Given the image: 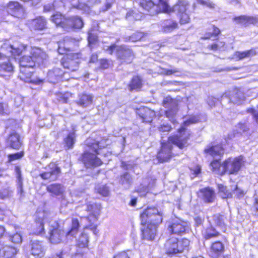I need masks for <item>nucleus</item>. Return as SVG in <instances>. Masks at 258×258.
I'll use <instances>...</instances> for the list:
<instances>
[{
    "label": "nucleus",
    "instance_id": "nucleus-34",
    "mask_svg": "<svg viewBox=\"0 0 258 258\" xmlns=\"http://www.w3.org/2000/svg\"><path fill=\"white\" fill-rule=\"evenodd\" d=\"M135 3L143 10L149 12L155 7V4L152 0H136Z\"/></svg>",
    "mask_w": 258,
    "mask_h": 258
},
{
    "label": "nucleus",
    "instance_id": "nucleus-5",
    "mask_svg": "<svg viewBox=\"0 0 258 258\" xmlns=\"http://www.w3.org/2000/svg\"><path fill=\"white\" fill-rule=\"evenodd\" d=\"M159 7L166 13L175 12L180 18L181 24L189 22V15L187 12L188 3L185 1H179L173 7H170L167 3V0H158Z\"/></svg>",
    "mask_w": 258,
    "mask_h": 258
},
{
    "label": "nucleus",
    "instance_id": "nucleus-6",
    "mask_svg": "<svg viewBox=\"0 0 258 258\" xmlns=\"http://www.w3.org/2000/svg\"><path fill=\"white\" fill-rule=\"evenodd\" d=\"M32 56L25 55L20 59V67H26L33 69L35 63H43L48 58L47 54L42 49L37 47L32 48L30 51Z\"/></svg>",
    "mask_w": 258,
    "mask_h": 258
},
{
    "label": "nucleus",
    "instance_id": "nucleus-26",
    "mask_svg": "<svg viewBox=\"0 0 258 258\" xmlns=\"http://www.w3.org/2000/svg\"><path fill=\"white\" fill-rule=\"evenodd\" d=\"M1 48L2 50L6 52L5 56L6 55H11L16 56V55H20L22 52L21 49L15 47L14 45H11L8 42L4 43Z\"/></svg>",
    "mask_w": 258,
    "mask_h": 258
},
{
    "label": "nucleus",
    "instance_id": "nucleus-23",
    "mask_svg": "<svg viewBox=\"0 0 258 258\" xmlns=\"http://www.w3.org/2000/svg\"><path fill=\"white\" fill-rule=\"evenodd\" d=\"M138 113L143 121L145 122H151L155 116V112L148 107L139 109Z\"/></svg>",
    "mask_w": 258,
    "mask_h": 258
},
{
    "label": "nucleus",
    "instance_id": "nucleus-22",
    "mask_svg": "<svg viewBox=\"0 0 258 258\" xmlns=\"http://www.w3.org/2000/svg\"><path fill=\"white\" fill-rule=\"evenodd\" d=\"M14 67L10 59L8 62L0 63V76L7 78L12 75L14 72Z\"/></svg>",
    "mask_w": 258,
    "mask_h": 258
},
{
    "label": "nucleus",
    "instance_id": "nucleus-24",
    "mask_svg": "<svg viewBox=\"0 0 258 258\" xmlns=\"http://www.w3.org/2000/svg\"><path fill=\"white\" fill-rule=\"evenodd\" d=\"M75 40L70 38H66L65 39L58 42V52L60 54H64L69 51L71 47L74 45Z\"/></svg>",
    "mask_w": 258,
    "mask_h": 258
},
{
    "label": "nucleus",
    "instance_id": "nucleus-15",
    "mask_svg": "<svg viewBox=\"0 0 258 258\" xmlns=\"http://www.w3.org/2000/svg\"><path fill=\"white\" fill-rule=\"evenodd\" d=\"M243 158L241 156L235 158L231 160V158L227 160V170L229 174H235L240 170L243 164Z\"/></svg>",
    "mask_w": 258,
    "mask_h": 258
},
{
    "label": "nucleus",
    "instance_id": "nucleus-19",
    "mask_svg": "<svg viewBox=\"0 0 258 258\" xmlns=\"http://www.w3.org/2000/svg\"><path fill=\"white\" fill-rule=\"evenodd\" d=\"M93 99L94 96L92 94L81 93L78 95V99L75 102L78 105L85 108L92 104Z\"/></svg>",
    "mask_w": 258,
    "mask_h": 258
},
{
    "label": "nucleus",
    "instance_id": "nucleus-32",
    "mask_svg": "<svg viewBox=\"0 0 258 258\" xmlns=\"http://www.w3.org/2000/svg\"><path fill=\"white\" fill-rule=\"evenodd\" d=\"M46 189L47 191L55 196L61 195L64 191L63 186L58 183L50 184L47 186Z\"/></svg>",
    "mask_w": 258,
    "mask_h": 258
},
{
    "label": "nucleus",
    "instance_id": "nucleus-58",
    "mask_svg": "<svg viewBox=\"0 0 258 258\" xmlns=\"http://www.w3.org/2000/svg\"><path fill=\"white\" fill-rule=\"evenodd\" d=\"M16 170L17 171V173L18 174V178L19 181V191L21 194H22L23 192V188H22V183L21 182V174H20V170L18 167H17L16 168Z\"/></svg>",
    "mask_w": 258,
    "mask_h": 258
},
{
    "label": "nucleus",
    "instance_id": "nucleus-51",
    "mask_svg": "<svg viewBox=\"0 0 258 258\" xmlns=\"http://www.w3.org/2000/svg\"><path fill=\"white\" fill-rule=\"evenodd\" d=\"M198 3L205 6L210 9L214 8V4L212 3L210 0H197Z\"/></svg>",
    "mask_w": 258,
    "mask_h": 258
},
{
    "label": "nucleus",
    "instance_id": "nucleus-60",
    "mask_svg": "<svg viewBox=\"0 0 258 258\" xmlns=\"http://www.w3.org/2000/svg\"><path fill=\"white\" fill-rule=\"evenodd\" d=\"M220 33V30L218 28L215 27L214 26H213V32L211 36H206L205 37V39H209L212 37L213 36L214 37L217 36Z\"/></svg>",
    "mask_w": 258,
    "mask_h": 258
},
{
    "label": "nucleus",
    "instance_id": "nucleus-46",
    "mask_svg": "<svg viewBox=\"0 0 258 258\" xmlns=\"http://www.w3.org/2000/svg\"><path fill=\"white\" fill-rule=\"evenodd\" d=\"M144 37L143 33L140 32H137L130 36L128 41L132 42H136L140 40Z\"/></svg>",
    "mask_w": 258,
    "mask_h": 258
},
{
    "label": "nucleus",
    "instance_id": "nucleus-29",
    "mask_svg": "<svg viewBox=\"0 0 258 258\" xmlns=\"http://www.w3.org/2000/svg\"><path fill=\"white\" fill-rule=\"evenodd\" d=\"M51 20L57 26L62 27L64 30L68 31V19L64 18L60 14H56L52 16Z\"/></svg>",
    "mask_w": 258,
    "mask_h": 258
},
{
    "label": "nucleus",
    "instance_id": "nucleus-13",
    "mask_svg": "<svg viewBox=\"0 0 258 258\" xmlns=\"http://www.w3.org/2000/svg\"><path fill=\"white\" fill-rule=\"evenodd\" d=\"M81 56L82 54L79 53L67 54L61 62L62 65L64 68L75 71L78 69L79 58Z\"/></svg>",
    "mask_w": 258,
    "mask_h": 258
},
{
    "label": "nucleus",
    "instance_id": "nucleus-1",
    "mask_svg": "<svg viewBox=\"0 0 258 258\" xmlns=\"http://www.w3.org/2000/svg\"><path fill=\"white\" fill-rule=\"evenodd\" d=\"M189 133L187 132L183 127L179 129V135L170 137L169 142L167 143H161V149L159 152L157 158L160 162L168 161L171 157V150L173 144L179 148L182 149L187 147L188 144L187 141L189 138Z\"/></svg>",
    "mask_w": 258,
    "mask_h": 258
},
{
    "label": "nucleus",
    "instance_id": "nucleus-55",
    "mask_svg": "<svg viewBox=\"0 0 258 258\" xmlns=\"http://www.w3.org/2000/svg\"><path fill=\"white\" fill-rule=\"evenodd\" d=\"M218 187L219 189L218 193L220 196H221L223 199L226 198V194L225 192L226 190L225 187L222 184H218Z\"/></svg>",
    "mask_w": 258,
    "mask_h": 258
},
{
    "label": "nucleus",
    "instance_id": "nucleus-63",
    "mask_svg": "<svg viewBox=\"0 0 258 258\" xmlns=\"http://www.w3.org/2000/svg\"><path fill=\"white\" fill-rule=\"evenodd\" d=\"M248 111L251 112L253 114V117L255 119V121L258 123V112L256 113L254 109L252 108L248 110Z\"/></svg>",
    "mask_w": 258,
    "mask_h": 258
},
{
    "label": "nucleus",
    "instance_id": "nucleus-38",
    "mask_svg": "<svg viewBox=\"0 0 258 258\" xmlns=\"http://www.w3.org/2000/svg\"><path fill=\"white\" fill-rule=\"evenodd\" d=\"M119 182L124 188H129L132 183V178L131 175L127 172L123 174L120 176Z\"/></svg>",
    "mask_w": 258,
    "mask_h": 258
},
{
    "label": "nucleus",
    "instance_id": "nucleus-57",
    "mask_svg": "<svg viewBox=\"0 0 258 258\" xmlns=\"http://www.w3.org/2000/svg\"><path fill=\"white\" fill-rule=\"evenodd\" d=\"M159 131L160 132H168L171 129V127L168 124H161L158 127Z\"/></svg>",
    "mask_w": 258,
    "mask_h": 258
},
{
    "label": "nucleus",
    "instance_id": "nucleus-33",
    "mask_svg": "<svg viewBox=\"0 0 258 258\" xmlns=\"http://www.w3.org/2000/svg\"><path fill=\"white\" fill-rule=\"evenodd\" d=\"M101 3V0H88V4L80 3L78 6V9L82 10L86 12H89L90 7H94L99 6Z\"/></svg>",
    "mask_w": 258,
    "mask_h": 258
},
{
    "label": "nucleus",
    "instance_id": "nucleus-30",
    "mask_svg": "<svg viewBox=\"0 0 258 258\" xmlns=\"http://www.w3.org/2000/svg\"><path fill=\"white\" fill-rule=\"evenodd\" d=\"M7 144L13 149H19L21 145L19 135L16 133L10 134L7 140Z\"/></svg>",
    "mask_w": 258,
    "mask_h": 258
},
{
    "label": "nucleus",
    "instance_id": "nucleus-28",
    "mask_svg": "<svg viewBox=\"0 0 258 258\" xmlns=\"http://www.w3.org/2000/svg\"><path fill=\"white\" fill-rule=\"evenodd\" d=\"M84 25L82 19L78 16H73L68 19V31L74 29H81Z\"/></svg>",
    "mask_w": 258,
    "mask_h": 258
},
{
    "label": "nucleus",
    "instance_id": "nucleus-9",
    "mask_svg": "<svg viewBox=\"0 0 258 258\" xmlns=\"http://www.w3.org/2000/svg\"><path fill=\"white\" fill-rule=\"evenodd\" d=\"M178 99H173L169 96L164 97L162 101L163 106L167 108L165 114L173 123L176 122L175 117L178 110Z\"/></svg>",
    "mask_w": 258,
    "mask_h": 258
},
{
    "label": "nucleus",
    "instance_id": "nucleus-4",
    "mask_svg": "<svg viewBox=\"0 0 258 258\" xmlns=\"http://www.w3.org/2000/svg\"><path fill=\"white\" fill-rule=\"evenodd\" d=\"M204 153L211 156L214 159L211 163L213 171L217 174L221 175L224 174L226 172V161H224L222 164L219 161L224 153V150L221 146L211 144L206 147Z\"/></svg>",
    "mask_w": 258,
    "mask_h": 258
},
{
    "label": "nucleus",
    "instance_id": "nucleus-8",
    "mask_svg": "<svg viewBox=\"0 0 258 258\" xmlns=\"http://www.w3.org/2000/svg\"><path fill=\"white\" fill-rule=\"evenodd\" d=\"M140 217L143 225L149 224L157 227L162 223L163 219L162 212L156 208H148L141 214Z\"/></svg>",
    "mask_w": 258,
    "mask_h": 258
},
{
    "label": "nucleus",
    "instance_id": "nucleus-43",
    "mask_svg": "<svg viewBox=\"0 0 258 258\" xmlns=\"http://www.w3.org/2000/svg\"><path fill=\"white\" fill-rule=\"evenodd\" d=\"M142 83L141 78L138 76H135L132 79V82L129 86L131 90L141 88Z\"/></svg>",
    "mask_w": 258,
    "mask_h": 258
},
{
    "label": "nucleus",
    "instance_id": "nucleus-42",
    "mask_svg": "<svg viewBox=\"0 0 258 258\" xmlns=\"http://www.w3.org/2000/svg\"><path fill=\"white\" fill-rule=\"evenodd\" d=\"M79 227L80 224L78 220L75 218L72 219L71 229L67 233L68 236H74L78 233Z\"/></svg>",
    "mask_w": 258,
    "mask_h": 258
},
{
    "label": "nucleus",
    "instance_id": "nucleus-12",
    "mask_svg": "<svg viewBox=\"0 0 258 258\" xmlns=\"http://www.w3.org/2000/svg\"><path fill=\"white\" fill-rule=\"evenodd\" d=\"M49 241L52 244H58L63 242L66 236H68L67 233L60 229L56 224L55 226H51L49 229Z\"/></svg>",
    "mask_w": 258,
    "mask_h": 258
},
{
    "label": "nucleus",
    "instance_id": "nucleus-14",
    "mask_svg": "<svg viewBox=\"0 0 258 258\" xmlns=\"http://www.w3.org/2000/svg\"><path fill=\"white\" fill-rule=\"evenodd\" d=\"M46 171L40 174V176L43 179L54 181L57 178L60 172V168L54 163H50L45 168Z\"/></svg>",
    "mask_w": 258,
    "mask_h": 258
},
{
    "label": "nucleus",
    "instance_id": "nucleus-20",
    "mask_svg": "<svg viewBox=\"0 0 258 258\" xmlns=\"http://www.w3.org/2000/svg\"><path fill=\"white\" fill-rule=\"evenodd\" d=\"M64 72L59 68H54L47 73L48 81L51 83H56L62 79Z\"/></svg>",
    "mask_w": 258,
    "mask_h": 258
},
{
    "label": "nucleus",
    "instance_id": "nucleus-61",
    "mask_svg": "<svg viewBox=\"0 0 258 258\" xmlns=\"http://www.w3.org/2000/svg\"><path fill=\"white\" fill-rule=\"evenodd\" d=\"M111 6H112V3L111 2H107L105 4L104 6L100 7L99 8V9L100 10V11L104 12V11H106L108 10V9H109L111 8Z\"/></svg>",
    "mask_w": 258,
    "mask_h": 258
},
{
    "label": "nucleus",
    "instance_id": "nucleus-45",
    "mask_svg": "<svg viewBox=\"0 0 258 258\" xmlns=\"http://www.w3.org/2000/svg\"><path fill=\"white\" fill-rule=\"evenodd\" d=\"M118 46H119L116 45L115 44H112L109 46L104 45L103 49L109 54H112L114 51H115V52L116 51V49Z\"/></svg>",
    "mask_w": 258,
    "mask_h": 258
},
{
    "label": "nucleus",
    "instance_id": "nucleus-64",
    "mask_svg": "<svg viewBox=\"0 0 258 258\" xmlns=\"http://www.w3.org/2000/svg\"><path fill=\"white\" fill-rule=\"evenodd\" d=\"M248 111L251 112L253 114V117L255 119V121L258 123V112L256 113L254 109L252 108L248 110Z\"/></svg>",
    "mask_w": 258,
    "mask_h": 258
},
{
    "label": "nucleus",
    "instance_id": "nucleus-56",
    "mask_svg": "<svg viewBox=\"0 0 258 258\" xmlns=\"http://www.w3.org/2000/svg\"><path fill=\"white\" fill-rule=\"evenodd\" d=\"M23 156V153H17L13 154H10L9 155V159L10 161H13L15 160L19 159Z\"/></svg>",
    "mask_w": 258,
    "mask_h": 258
},
{
    "label": "nucleus",
    "instance_id": "nucleus-52",
    "mask_svg": "<svg viewBox=\"0 0 258 258\" xmlns=\"http://www.w3.org/2000/svg\"><path fill=\"white\" fill-rule=\"evenodd\" d=\"M88 41L89 44H93L96 41L97 36L95 34H93L91 31H88Z\"/></svg>",
    "mask_w": 258,
    "mask_h": 258
},
{
    "label": "nucleus",
    "instance_id": "nucleus-49",
    "mask_svg": "<svg viewBox=\"0 0 258 258\" xmlns=\"http://www.w3.org/2000/svg\"><path fill=\"white\" fill-rule=\"evenodd\" d=\"M205 238L206 239H210L216 236V232L212 229H207L204 233Z\"/></svg>",
    "mask_w": 258,
    "mask_h": 258
},
{
    "label": "nucleus",
    "instance_id": "nucleus-39",
    "mask_svg": "<svg viewBox=\"0 0 258 258\" xmlns=\"http://www.w3.org/2000/svg\"><path fill=\"white\" fill-rule=\"evenodd\" d=\"M177 23L171 20H166L163 22V29L165 32H170L177 27Z\"/></svg>",
    "mask_w": 258,
    "mask_h": 258
},
{
    "label": "nucleus",
    "instance_id": "nucleus-37",
    "mask_svg": "<svg viewBox=\"0 0 258 258\" xmlns=\"http://www.w3.org/2000/svg\"><path fill=\"white\" fill-rule=\"evenodd\" d=\"M1 250L3 251L4 256L6 258H15L17 252L15 247L7 245L1 248Z\"/></svg>",
    "mask_w": 258,
    "mask_h": 258
},
{
    "label": "nucleus",
    "instance_id": "nucleus-27",
    "mask_svg": "<svg viewBox=\"0 0 258 258\" xmlns=\"http://www.w3.org/2000/svg\"><path fill=\"white\" fill-rule=\"evenodd\" d=\"M234 20L237 23L243 26H247L250 24H255L258 22V18L246 16H241L234 18Z\"/></svg>",
    "mask_w": 258,
    "mask_h": 258
},
{
    "label": "nucleus",
    "instance_id": "nucleus-3",
    "mask_svg": "<svg viewBox=\"0 0 258 258\" xmlns=\"http://www.w3.org/2000/svg\"><path fill=\"white\" fill-rule=\"evenodd\" d=\"M84 153L82 155V161L87 168L96 167L102 164L101 160L96 157V154H99V144L96 142H92V139L86 141V147Z\"/></svg>",
    "mask_w": 258,
    "mask_h": 258
},
{
    "label": "nucleus",
    "instance_id": "nucleus-36",
    "mask_svg": "<svg viewBox=\"0 0 258 258\" xmlns=\"http://www.w3.org/2000/svg\"><path fill=\"white\" fill-rule=\"evenodd\" d=\"M46 21L42 17H40L32 21L31 25L32 27L37 30H42L45 28L46 26Z\"/></svg>",
    "mask_w": 258,
    "mask_h": 258
},
{
    "label": "nucleus",
    "instance_id": "nucleus-59",
    "mask_svg": "<svg viewBox=\"0 0 258 258\" xmlns=\"http://www.w3.org/2000/svg\"><path fill=\"white\" fill-rule=\"evenodd\" d=\"M100 67L102 69H107L110 66V63L108 60L106 59H102L100 60Z\"/></svg>",
    "mask_w": 258,
    "mask_h": 258
},
{
    "label": "nucleus",
    "instance_id": "nucleus-40",
    "mask_svg": "<svg viewBox=\"0 0 258 258\" xmlns=\"http://www.w3.org/2000/svg\"><path fill=\"white\" fill-rule=\"evenodd\" d=\"M256 51L254 49H251L249 50L243 52H237L235 56L238 59H242L245 58H250L256 54Z\"/></svg>",
    "mask_w": 258,
    "mask_h": 258
},
{
    "label": "nucleus",
    "instance_id": "nucleus-16",
    "mask_svg": "<svg viewBox=\"0 0 258 258\" xmlns=\"http://www.w3.org/2000/svg\"><path fill=\"white\" fill-rule=\"evenodd\" d=\"M48 213L45 211L38 212L36 219V229L34 231L35 234H40L44 231V223L47 220Z\"/></svg>",
    "mask_w": 258,
    "mask_h": 258
},
{
    "label": "nucleus",
    "instance_id": "nucleus-44",
    "mask_svg": "<svg viewBox=\"0 0 258 258\" xmlns=\"http://www.w3.org/2000/svg\"><path fill=\"white\" fill-rule=\"evenodd\" d=\"M180 73L179 69L177 68H173L172 69H167L161 68L159 70V73L162 75L170 76L175 75L177 73Z\"/></svg>",
    "mask_w": 258,
    "mask_h": 258
},
{
    "label": "nucleus",
    "instance_id": "nucleus-35",
    "mask_svg": "<svg viewBox=\"0 0 258 258\" xmlns=\"http://www.w3.org/2000/svg\"><path fill=\"white\" fill-rule=\"evenodd\" d=\"M245 97L243 93L240 91L236 89L233 94L230 95L229 100L234 104H240L241 101L244 100Z\"/></svg>",
    "mask_w": 258,
    "mask_h": 258
},
{
    "label": "nucleus",
    "instance_id": "nucleus-41",
    "mask_svg": "<svg viewBox=\"0 0 258 258\" xmlns=\"http://www.w3.org/2000/svg\"><path fill=\"white\" fill-rule=\"evenodd\" d=\"M211 249L212 256L217 257L223 251L224 246L221 242H216L212 244Z\"/></svg>",
    "mask_w": 258,
    "mask_h": 258
},
{
    "label": "nucleus",
    "instance_id": "nucleus-2",
    "mask_svg": "<svg viewBox=\"0 0 258 258\" xmlns=\"http://www.w3.org/2000/svg\"><path fill=\"white\" fill-rule=\"evenodd\" d=\"M87 211L89 213V215L84 218L87 220L91 224L86 226L81 233L77 241V244L80 247H85L88 245L89 241L88 231L92 230L94 234L96 229L95 225L97 222L99 215V208L96 204H87Z\"/></svg>",
    "mask_w": 258,
    "mask_h": 258
},
{
    "label": "nucleus",
    "instance_id": "nucleus-25",
    "mask_svg": "<svg viewBox=\"0 0 258 258\" xmlns=\"http://www.w3.org/2000/svg\"><path fill=\"white\" fill-rule=\"evenodd\" d=\"M76 126H72V129L69 132L63 141L66 144L65 147L68 149H72L76 142Z\"/></svg>",
    "mask_w": 258,
    "mask_h": 258
},
{
    "label": "nucleus",
    "instance_id": "nucleus-11",
    "mask_svg": "<svg viewBox=\"0 0 258 258\" xmlns=\"http://www.w3.org/2000/svg\"><path fill=\"white\" fill-rule=\"evenodd\" d=\"M189 230L187 223L180 219L173 220L169 223L167 226V231L169 233L182 235Z\"/></svg>",
    "mask_w": 258,
    "mask_h": 258
},
{
    "label": "nucleus",
    "instance_id": "nucleus-7",
    "mask_svg": "<svg viewBox=\"0 0 258 258\" xmlns=\"http://www.w3.org/2000/svg\"><path fill=\"white\" fill-rule=\"evenodd\" d=\"M190 241L186 238L179 240L177 238L171 237L165 243L166 252L168 254L181 253L187 249Z\"/></svg>",
    "mask_w": 258,
    "mask_h": 258
},
{
    "label": "nucleus",
    "instance_id": "nucleus-47",
    "mask_svg": "<svg viewBox=\"0 0 258 258\" xmlns=\"http://www.w3.org/2000/svg\"><path fill=\"white\" fill-rule=\"evenodd\" d=\"M248 130V126L246 123H239L236 126L235 131L237 133L242 134L247 132Z\"/></svg>",
    "mask_w": 258,
    "mask_h": 258
},
{
    "label": "nucleus",
    "instance_id": "nucleus-31",
    "mask_svg": "<svg viewBox=\"0 0 258 258\" xmlns=\"http://www.w3.org/2000/svg\"><path fill=\"white\" fill-rule=\"evenodd\" d=\"M203 200L206 202L212 203L214 201L215 196L214 190L209 188L206 187L200 190Z\"/></svg>",
    "mask_w": 258,
    "mask_h": 258
},
{
    "label": "nucleus",
    "instance_id": "nucleus-21",
    "mask_svg": "<svg viewBox=\"0 0 258 258\" xmlns=\"http://www.w3.org/2000/svg\"><path fill=\"white\" fill-rule=\"evenodd\" d=\"M147 226H144L143 228H142L143 237L144 239L148 240L154 239L155 237L157 228L156 226L152 225V224H146Z\"/></svg>",
    "mask_w": 258,
    "mask_h": 258
},
{
    "label": "nucleus",
    "instance_id": "nucleus-10",
    "mask_svg": "<svg viewBox=\"0 0 258 258\" xmlns=\"http://www.w3.org/2000/svg\"><path fill=\"white\" fill-rule=\"evenodd\" d=\"M116 56L120 63H130L134 59L135 53L129 46L122 45L117 47Z\"/></svg>",
    "mask_w": 258,
    "mask_h": 258
},
{
    "label": "nucleus",
    "instance_id": "nucleus-17",
    "mask_svg": "<svg viewBox=\"0 0 258 258\" xmlns=\"http://www.w3.org/2000/svg\"><path fill=\"white\" fill-rule=\"evenodd\" d=\"M46 248L43 242L40 241L34 240L32 241L31 253L36 257L41 258L44 256Z\"/></svg>",
    "mask_w": 258,
    "mask_h": 258
},
{
    "label": "nucleus",
    "instance_id": "nucleus-48",
    "mask_svg": "<svg viewBox=\"0 0 258 258\" xmlns=\"http://www.w3.org/2000/svg\"><path fill=\"white\" fill-rule=\"evenodd\" d=\"M97 191L99 194L103 196H108L109 194V190L106 185H101L97 188Z\"/></svg>",
    "mask_w": 258,
    "mask_h": 258
},
{
    "label": "nucleus",
    "instance_id": "nucleus-62",
    "mask_svg": "<svg viewBox=\"0 0 258 258\" xmlns=\"http://www.w3.org/2000/svg\"><path fill=\"white\" fill-rule=\"evenodd\" d=\"M114 258H129V257L126 252H122L116 255Z\"/></svg>",
    "mask_w": 258,
    "mask_h": 258
},
{
    "label": "nucleus",
    "instance_id": "nucleus-53",
    "mask_svg": "<svg viewBox=\"0 0 258 258\" xmlns=\"http://www.w3.org/2000/svg\"><path fill=\"white\" fill-rule=\"evenodd\" d=\"M199 121V118L198 116H193L190 117L188 119L184 122V125L185 126L189 125L190 124L195 123Z\"/></svg>",
    "mask_w": 258,
    "mask_h": 258
},
{
    "label": "nucleus",
    "instance_id": "nucleus-18",
    "mask_svg": "<svg viewBox=\"0 0 258 258\" xmlns=\"http://www.w3.org/2000/svg\"><path fill=\"white\" fill-rule=\"evenodd\" d=\"M33 69H29L26 67H20V74L19 77L21 80L25 82H31V77L33 74ZM36 84L39 85L43 83V80L40 79H37L33 81Z\"/></svg>",
    "mask_w": 258,
    "mask_h": 258
},
{
    "label": "nucleus",
    "instance_id": "nucleus-54",
    "mask_svg": "<svg viewBox=\"0 0 258 258\" xmlns=\"http://www.w3.org/2000/svg\"><path fill=\"white\" fill-rule=\"evenodd\" d=\"M12 191L8 189H3L0 191V198L4 199L9 198L11 195Z\"/></svg>",
    "mask_w": 258,
    "mask_h": 258
},
{
    "label": "nucleus",
    "instance_id": "nucleus-50",
    "mask_svg": "<svg viewBox=\"0 0 258 258\" xmlns=\"http://www.w3.org/2000/svg\"><path fill=\"white\" fill-rule=\"evenodd\" d=\"M10 240L14 243H20L22 242V239L20 234L16 233L13 235L10 236Z\"/></svg>",
    "mask_w": 258,
    "mask_h": 258
}]
</instances>
